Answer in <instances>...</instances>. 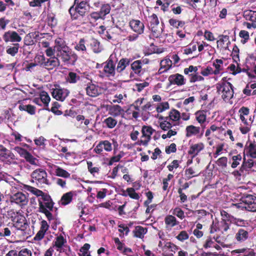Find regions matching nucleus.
<instances>
[{
    "label": "nucleus",
    "mask_w": 256,
    "mask_h": 256,
    "mask_svg": "<svg viewBox=\"0 0 256 256\" xmlns=\"http://www.w3.org/2000/svg\"><path fill=\"white\" fill-rule=\"evenodd\" d=\"M56 56L61 57L64 62L69 61L72 57L76 59V55L72 54L68 46L63 44H60L59 42H58Z\"/></svg>",
    "instance_id": "1"
},
{
    "label": "nucleus",
    "mask_w": 256,
    "mask_h": 256,
    "mask_svg": "<svg viewBox=\"0 0 256 256\" xmlns=\"http://www.w3.org/2000/svg\"><path fill=\"white\" fill-rule=\"evenodd\" d=\"M155 131L150 126H144L142 128V136L139 141V144L147 146L151 140V136Z\"/></svg>",
    "instance_id": "2"
},
{
    "label": "nucleus",
    "mask_w": 256,
    "mask_h": 256,
    "mask_svg": "<svg viewBox=\"0 0 256 256\" xmlns=\"http://www.w3.org/2000/svg\"><path fill=\"white\" fill-rule=\"evenodd\" d=\"M256 197L251 194H247L242 197L240 201L244 205V210L250 212H256V202H254Z\"/></svg>",
    "instance_id": "3"
},
{
    "label": "nucleus",
    "mask_w": 256,
    "mask_h": 256,
    "mask_svg": "<svg viewBox=\"0 0 256 256\" xmlns=\"http://www.w3.org/2000/svg\"><path fill=\"white\" fill-rule=\"evenodd\" d=\"M32 178L40 184H48L47 174L41 168L37 169L32 173Z\"/></svg>",
    "instance_id": "4"
},
{
    "label": "nucleus",
    "mask_w": 256,
    "mask_h": 256,
    "mask_svg": "<svg viewBox=\"0 0 256 256\" xmlns=\"http://www.w3.org/2000/svg\"><path fill=\"white\" fill-rule=\"evenodd\" d=\"M10 200L11 202H15L22 206L28 204V199L26 194L22 192H18L10 196Z\"/></svg>",
    "instance_id": "5"
},
{
    "label": "nucleus",
    "mask_w": 256,
    "mask_h": 256,
    "mask_svg": "<svg viewBox=\"0 0 256 256\" xmlns=\"http://www.w3.org/2000/svg\"><path fill=\"white\" fill-rule=\"evenodd\" d=\"M13 226L17 230L24 232L28 227L25 218L22 216H18L15 218Z\"/></svg>",
    "instance_id": "6"
},
{
    "label": "nucleus",
    "mask_w": 256,
    "mask_h": 256,
    "mask_svg": "<svg viewBox=\"0 0 256 256\" xmlns=\"http://www.w3.org/2000/svg\"><path fill=\"white\" fill-rule=\"evenodd\" d=\"M222 88V97L224 100H229L233 96L234 91L232 84L230 82L224 84L221 87Z\"/></svg>",
    "instance_id": "7"
},
{
    "label": "nucleus",
    "mask_w": 256,
    "mask_h": 256,
    "mask_svg": "<svg viewBox=\"0 0 256 256\" xmlns=\"http://www.w3.org/2000/svg\"><path fill=\"white\" fill-rule=\"evenodd\" d=\"M3 38L6 42H20L22 40L21 37L18 34L14 31H8L4 34Z\"/></svg>",
    "instance_id": "8"
},
{
    "label": "nucleus",
    "mask_w": 256,
    "mask_h": 256,
    "mask_svg": "<svg viewBox=\"0 0 256 256\" xmlns=\"http://www.w3.org/2000/svg\"><path fill=\"white\" fill-rule=\"evenodd\" d=\"M67 90L55 88L54 90L52 95L56 100L63 101L68 94Z\"/></svg>",
    "instance_id": "9"
},
{
    "label": "nucleus",
    "mask_w": 256,
    "mask_h": 256,
    "mask_svg": "<svg viewBox=\"0 0 256 256\" xmlns=\"http://www.w3.org/2000/svg\"><path fill=\"white\" fill-rule=\"evenodd\" d=\"M104 71L106 73L110 76H114L115 74V64L112 60V56L111 55L106 62L104 66Z\"/></svg>",
    "instance_id": "10"
},
{
    "label": "nucleus",
    "mask_w": 256,
    "mask_h": 256,
    "mask_svg": "<svg viewBox=\"0 0 256 256\" xmlns=\"http://www.w3.org/2000/svg\"><path fill=\"white\" fill-rule=\"evenodd\" d=\"M86 92L88 95L90 96H96L102 93V90L100 88L94 84H90L86 88Z\"/></svg>",
    "instance_id": "11"
},
{
    "label": "nucleus",
    "mask_w": 256,
    "mask_h": 256,
    "mask_svg": "<svg viewBox=\"0 0 256 256\" xmlns=\"http://www.w3.org/2000/svg\"><path fill=\"white\" fill-rule=\"evenodd\" d=\"M130 26L134 31L138 34H141L144 32V24L138 20H132L130 22Z\"/></svg>",
    "instance_id": "12"
},
{
    "label": "nucleus",
    "mask_w": 256,
    "mask_h": 256,
    "mask_svg": "<svg viewBox=\"0 0 256 256\" xmlns=\"http://www.w3.org/2000/svg\"><path fill=\"white\" fill-rule=\"evenodd\" d=\"M168 80L171 84L182 86L184 84V76L178 74H172L168 78Z\"/></svg>",
    "instance_id": "13"
},
{
    "label": "nucleus",
    "mask_w": 256,
    "mask_h": 256,
    "mask_svg": "<svg viewBox=\"0 0 256 256\" xmlns=\"http://www.w3.org/2000/svg\"><path fill=\"white\" fill-rule=\"evenodd\" d=\"M60 62L58 58L56 56L48 58L44 62V66L48 70H52L54 68L59 66Z\"/></svg>",
    "instance_id": "14"
},
{
    "label": "nucleus",
    "mask_w": 256,
    "mask_h": 256,
    "mask_svg": "<svg viewBox=\"0 0 256 256\" xmlns=\"http://www.w3.org/2000/svg\"><path fill=\"white\" fill-rule=\"evenodd\" d=\"M204 148V145L202 142L192 144L190 146V150L188 151V154H189L192 155V158H194Z\"/></svg>",
    "instance_id": "15"
},
{
    "label": "nucleus",
    "mask_w": 256,
    "mask_h": 256,
    "mask_svg": "<svg viewBox=\"0 0 256 256\" xmlns=\"http://www.w3.org/2000/svg\"><path fill=\"white\" fill-rule=\"evenodd\" d=\"M14 154L6 148L1 146H0V160H4L8 158H13Z\"/></svg>",
    "instance_id": "16"
},
{
    "label": "nucleus",
    "mask_w": 256,
    "mask_h": 256,
    "mask_svg": "<svg viewBox=\"0 0 256 256\" xmlns=\"http://www.w3.org/2000/svg\"><path fill=\"white\" fill-rule=\"evenodd\" d=\"M164 222L167 228H170L178 224L176 218L172 216H167L164 218Z\"/></svg>",
    "instance_id": "17"
},
{
    "label": "nucleus",
    "mask_w": 256,
    "mask_h": 256,
    "mask_svg": "<svg viewBox=\"0 0 256 256\" xmlns=\"http://www.w3.org/2000/svg\"><path fill=\"white\" fill-rule=\"evenodd\" d=\"M172 62L170 59L162 60L160 62V68L159 69L160 74L168 70L172 66Z\"/></svg>",
    "instance_id": "18"
},
{
    "label": "nucleus",
    "mask_w": 256,
    "mask_h": 256,
    "mask_svg": "<svg viewBox=\"0 0 256 256\" xmlns=\"http://www.w3.org/2000/svg\"><path fill=\"white\" fill-rule=\"evenodd\" d=\"M186 136L188 137L192 135H196L200 132V128L192 125L188 126L186 128Z\"/></svg>",
    "instance_id": "19"
},
{
    "label": "nucleus",
    "mask_w": 256,
    "mask_h": 256,
    "mask_svg": "<svg viewBox=\"0 0 256 256\" xmlns=\"http://www.w3.org/2000/svg\"><path fill=\"white\" fill-rule=\"evenodd\" d=\"M122 111V108L118 105L112 106L109 108L110 114L114 116H120Z\"/></svg>",
    "instance_id": "20"
},
{
    "label": "nucleus",
    "mask_w": 256,
    "mask_h": 256,
    "mask_svg": "<svg viewBox=\"0 0 256 256\" xmlns=\"http://www.w3.org/2000/svg\"><path fill=\"white\" fill-rule=\"evenodd\" d=\"M130 62V60L128 58L121 59L118 64L116 68V71L118 72H122L129 64Z\"/></svg>",
    "instance_id": "21"
},
{
    "label": "nucleus",
    "mask_w": 256,
    "mask_h": 256,
    "mask_svg": "<svg viewBox=\"0 0 256 256\" xmlns=\"http://www.w3.org/2000/svg\"><path fill=\"white\" fill-rule=\"evenodd\" d=\"M147 232V229L141 226H137L134 230V236L139 238H142Z\"/></svg>",
    "instance_id": "22"
},
{
    "label": "nucleus",
    "mask_w": 256,
    "mask_h": 256,
    "mask_svg": "<svg viewBox=\"0 0 256 256\" xmlns=\"http://www.w3.org/2000/svg\"><path fill=\"white\" fill-rule=\"evenodd\" d=\"M73 193L72 192L64 194L61 198V203L62 205H66L70 203L72 200Z\"/></svg>",
    "instance_id": "23"
},
{
    "label": "nucleus",
    "mask_w": 256,
    "mask_h": 256,
    "mask_svg": "<svg viewBox=\"0 0 256 256\" xmlns=\"http://www.w3.org/2000/svg\"><path fill=\"white\" fill-rule=\"evenodd\" d=\"M54 172L56 175L58 176L64 178H68L70 176L69 172L58 166L56 167Z\"/></svg>",
    "instance_id": "24"
},
{
    "label": "nucleus",
    "mask_w": 256,
    "mask_h": 256,
    "mask_svg": "<svg viewBox=\"0 0 256 256\" xmlns=\"http://www.w3.org/2000/svg\"><path fill=\"white\" fill-rule=\"evenodd\" d=\"M248 236V232L247 231L240 229L236 234V238L238 241H244L246 240Z\"/></svg>",
    "instance_id": "25"
},
{
    "label": "nucleus",
    "mask_w": 256,
    "mask_h": 256,
    "mask_svg": "<svg viewBox=\"0 0 256 256\" xmlns=\"http://www.w3.org/2000/svg\"><path fill=\"white\" fill-rule=\"evenodd\" d=\"M19 109L20 110L26 111L30 114H35L36 108L34 106L30 104L28 105H20Z\"/></svg>",
    "instance_id": "26"
},
{
    "label": "nucleus",
    "mask_w": 256,
    "mask_h": 256,
    "mask_svg": "<svg viewBox=\"0 0 256 256\" xmlns=\"http://www.w3.org/2000/svg\"><path fill=\"white\" fill-rule=\"evenodd\" d=\"M66 242L62 236H59L56 238L54 242V246L57 248V250L61 252V248Z\"/></svg>",
    "instance_id": "27"
},
{
    "label": "nucleus",
    "mask_w": 256,
    "mask_h": 256,
    "mask_svg": "<svg viewBox=\"0 0 256 256\" xmlns=\"http://www.w3.org/2000/svg\"><path fill=\"white\" fill-rule=\"evenodd\" d=\"M254 165V162L252 160H246V158H244V162L240 168V170H246L247 168H250Z\"/></svg>",
    "instance_id": "28"
},
{
    "label": "nucleus",
    "mask_w": 256,
    "mask_h": 256,
    "mask_svg": "<svg viewBox=\"0 0 256 256\" xmlns=\"http://www.w3.org/2000/svg\"><path fill=\"white\" fill-rule=\"evenodd\" d=\"M110 6L109 4H104L101 7L100 10L99 12L100 14L102 16V18L104 17L110 13Z\"/></svg>",
    "instance_id": "29"
},
{
    "label": "nucleus",
    "mask_w": 256,
    "mask_h": 256,
    "mask_svg": "<svg viewBox=\"0 0 256 256\" xmlns=\"http://www.w3.org/2000/svg\"><path fill=\"white\" fill-rule=\"evenodd\" d=\"M178 248L174 244L170 242H166L164 244V245L162 248V250H169L172 252H175L177 250Z\"/></svg>",
    "instance_id": "30"
},
{
    "label": "nucleus",
    "mask_w": 256,
    "mask_h": 256,
    "mask_svg": "<svg viewBox=\"0 0 256 256\" xmlns=\"http://www.w3.org/2000/svg\"><path fill=\"white\" fill-rule=\"evenodd\" d=\"M80 80V76L75 72H70L67 77V80L70 83H76Z\"/></svg>",
    "instance_id": "31"
},
{
    "label": "nucleus",
    "mask_w": 256,
    "mask_h": 256,
    "mask_svg": "<svg viewBox=\"0 0 256 256\" xmlns=\"http://www.w3.org/2000/svg\"><path fill=\"white\" fill-rule=\"evenodd\" d=\"M106 126L110 128H114L117 124V120L112 117H108L104 120Z\"/></svg>",
    "instance_id": "32"
},
{
    "label": "nucleus",
    "mask_w": 256,
    "mask_h": 256,
    "mask_svg": "<svg viewBox=\"0 0 256 256\" xmlns=\"http://www.w3.org/2000/svg\"><path fill=\"white\" fill-rule=\"evenodd\" d=\"M169 117L170 120L174 121L178 120L180 118V112L176 110H172L169 114Z\"/></svg>",
    "instance_id": "33"
},
{
    "label": "nucleus",
    "mask_w": 256,
    "mask_h": 256,
    "mask_svg": "<svg viewBox=\"0 0 256 256\" xmlns=\"http://www.w3.org/2000/svg\"><path fill=\"white\" fill-rule=\"evenodd\" d=\"M14 46L9 47L6 50V52L12 56H14L18 53L19 48L18 44H14Z\"/></svg>",
    "instance_id": "34"
},
{
    "label": "nucleus",
    "mask_w": 256,
    "mask_h": 256,
    "mask_svg": "<svg viewBox=\"0 0 256 256\" xmlns=\"http://www.w3.org/2000/svg\"><path fill=\"white\" fill-rule=\"evenodd\" d=\"M40 101H42L46 106H48L50 101V97L48 93L46 92H42L40 94Z\"/></svg>",
    "instance_id": "35"
},
{
    "label": "nucleus",
    "mask_w": 256,
    "mask_h": 256,
    "mask_svg": "<svg viewBox=\"0 0 256 256\" xmlns=\"http://www.w3.org/2000/svg\"><path fill=\"white\" fill-rule=\"evenodd\" d=\"M26 188L28 191L31 192L33 194L36 196H42L44 194L42 190H39L31 186H26Z\"/></svg>",
    "instance_id": "36"
},
{
    "label": "nucleus",
    "mask_w": 256,
    "mask_h": 256,
    "mask_svg": "<svg viewBox=\"0 0 256 256\" xmlns=\"http://www.w3.org/2000/svg\"><path fill=\"white\" fill-rule=\"evenodd\" d=\"M132 69L135 71L136 73H139L142 68V63L140 60H136L131 64Z\"/></svg>",
    "instance_id": "37"
},
{
    "label": "nucleus",
    "mask_w": 256,
    "mask_h": 256,
    "mask_svg": "<svg viewBox=\"0 0 256 256\" xmlns=\"http://www.w3.org/2000/svg\"><path fill=\"white\" fill-rule=\"evenodd\" d=\"M72 12H76L81 16H83L87 12V8H76L75 9L70 8L69 12L72 15Z\"/></svg>",
    "instance_id": "38"
},
{
    "label": "nucleus",
    "mask_w": 256,
    "mask_h": 256,
    "mask_svg": "<svg viewBox=\"0 0 256 256\" xmlns=\"http://www.w3.org/2000/svg\"><path fill=\"white\" fill-rule=\"evenodd\" d=\"M11 230L10 228L6 227L0 229V237H8L11 235Z\"/></svg>",
    "instance_id": "39"
},
{
    "label": "nucleus",
    "mask_w": 256,
    "mask_h": 256,
    "mask_svg": "<svg viewBox=\"0 0 256 256\" xmlns=\"http://www.w3.org/2000/svg\"><path fill=\"white\" fill-rule=\"evenodd\" d=\"M233 162L232 164V168H236L239 164L240 162L242 160V156L240 154H238L236 156H234L232 157Z\"/></svg>",
    "instance_id": "40"
},
{
    "label": "nucleus",
    "mask_w": 256,
    "mask_h": 256,
    "mask_svg": "<svg viewBox=\"0 0 256 256\" xmlns=\"http://www.w3.org/2000/svg\"><path fill=\"white\" fill-rule=\"evenodd\" d=\"M248 151L251 157L256 158V144L250 143L248 146Z\"/></svg>",
    "instance_id": "41"
},
{
    "label": "nucleus",
    "mask_w": 256,
    "mask_h": 256,
    "mask_svg": "<svg viewBox=\"0 0 256 256\" xmlns=\"http://www.w3.org/2000/svg\"><path fill=\"white\" fill-rule=\"evenodd\" d=\"M220 231L222 233H224V232H226L229 229V226L228 224L226 222V220H222L219 222Z\"/></svg>",
    "instance_id": "42"
},
{
    "label": "nucleus",
    "mask_w": 256,
    "mask_h": 256,
    "mask_svg": "<svg viewBox=\"0 0 256 256\" xmlns=\"http://www.w3.org/2000/svg\"><path fill=\"white\" fill-rule=\"evenodd\" d=\"M228 158L223 156L218 159L216 164L222 168H225L227 166Z\"/></svg>",
    "instance_id": "43"
},
{
    "label": "nucleus",
    "mask_w": 256,
    "mask_h": 256,
    "mask_svg": "<svg viewBox=\"0 0 256 256\" xmlns=\"http://www.w3.org/2000/svg\"><path fill=\"white\" fill-rule=\"evenodd\" d=\"M90 248V245L88 244H85L80 249V256H86L88 254V250Z\"/></svg>",
    "instance_id": "44"
},
{
    "label": "nucleus",
    "mask_w": 256,
    "mask_h": 256,
    "mask_svg": "<svg viewBox=\"0 0 256 256\" xmlns=\"http://www.w3.org/2000/svg\"><path fill=\"white\" fill-rule=\"evenodd\" d=\"M128 196L132 198L138 200L140 198L138 194L136 192L133 188H128L126 190Z\"/></svg>",
    "instance_id": "45"
},
{
    "label": "nucleus",
    "mask_w": 256,
    "mask_h": 256,
    "mask_svg": "<svg viewBox=\"0 0 256 256\" xmlns=\"http://www.w3.org/2000/svg\"><path fill=\"white\" fill-rule=\"evenodd\" d=\"M239 35L240 38L244 39V40H241V42L243 44H245L249 39V34L246 30H241L240 32Z\"/></svg>",
    "instance_id": "46"
},
{
    "label": "nucleus",
    "mask_w": 256,
    "mask_h": 256,
    "mask_svg": "<svg viewBox=\"0 0 256 256\" xmlns=\"http://www.w3.org/2000/svg\"><path fill=\"white\" fill-rule=\"evenodd\" d=\"M88 168L89 172L92 174H94V173L98 172L99 171V168L98 167H92L93 164L91 162H88Z\"/></svg>",
    "instance_id": "47"
},
{
    "label": "nucleus",
    "mask_w": 256,
    "mask_h": 256,
    "mask_svg": "<svg viewBox=\"0 0 256 256\" xmlns=\"http://www.w3.org/2000/svg\"><path fill=\"white\" fill-rule=\"evenodd\" d=\"M150 26H158L159 24L158 18L156 14H152L150 17Z\"/></svg>",
    "instance_id": "48"
},
{
    "label": "nucleus",
    "mask_w": 256,
    "mask_h": 256,
    "mask_svg": "<svg viewBox=\"0 0 256 256\" xmlns=\"http://www.w3.org/2000/svg\"><path fill=\"white\" fill-rule=\"evenodd\" d=\"M75 48L78 50H86V48L84 45V39H80L78 44L75 46Z\"/></svg>",
    "instance_id": "49"
},
{
    "label": "nucleus",
    "mask_w": 256,
    "mask_h": 256,
    "mask_svg": "<svg viewBox=\"0 0 256 256\" xmlns=\"http://www.w3.org/2000/svg\"><path fill=\"white\" fill-rule=\"evenodd\" d=\"M57 48H58V44L54 48H49L46 50V54L48 56H52L54 55V53L57 54Z\"/></svg>",
    "instance_id": "50"
},
{
    "label": "nucleus",
    "mask_w": 256,
    "mask_h": 256,
    "mask_svg": "<svg viewBox=\"0 0 256 256\" xmlns=\"http://www.w3.org/2000/svg\"><path fill=\"white\" fill-rule=\"evenodd\" d=\"M188 238V233L184 231H182L178 235L176 236V238L180 241H184L187 240Z\"/></svg>",
    "instance_id": "51"
},
{
    "label": "nucleus",
    "mask_w": 256,
    "mask_h": 256,
    "mask_svg": "<svg viewBox=\"0 0 256 256\" xmlns=\"http://www.w3.org/2000/svg\"><path fill=\"white\" fill-rule=\"evenodd\" d=\"M169 108V104L168 102H163L160 104V106H158L156 108V111L158 112H162L165 110L168 109Z\"/></svg>",
    "instance_id": "52"
},
{
    "label": "nucleus",
    "mask_w": 256,
    "mask_h": 256,
    "mask_svg": "<svg viewBox=\"0 0 256 256\" xmlns=\"http://www.w3.org/2000/svg\"><path fill=\"white\" fill-rule=\"evenodd\" d=\"M160 127L164 130H167L172 127V124L166 120H164L160 122Z\"/></svg>",
    "instance_id": "53"
},
{
    "label": "nucleus",
    "mask_w": 256,
    "mask_h": 256,
    "mask_svg": "<svg viewBox=\"0 0 256 256\" xmlns=\"http://www.w3.org/2000/svg\"><path fill=\"white\" fill-rule=\"evenodd\" d=\"M24 158L32 164H36V158L28 152Z\"/></svg>",
    "instance_id": "54"
},
{
    "label": "nucleus",
    "mask_w": 256,
    "mask_h": 256,
    "mask_svg": "<svg viewBox=\"0 0 256 256\" xmlns=\"http://www.w3.org/2000/svg\"><path fill=\"white\" fill-rule=\"evenodd\" d=\"M14 150L16 151L23 158H24L28 152L26 150L18 146L14 148Z\"/></svg>",
    "instance_id": "55"
},
{
    "label": "nucleus",
    "mask_w": 256,
    "mask_h": 256,
    "mask_svg": "<svg viewBox=\"0 0 256 256\" xmlns=\"http://www.w3.org/2000/svg\"><path fill=\"white\" fill-rule=\"evenodd\" d=\"M223 62L221 60H216V63H214V64L215 66L216 70L214 71V74H218L219 73L220 70V64H222Z\"/></svg>",
    "instance_id": "56"
},
{
    "label": "nucleus",
    "mask_w": 256,
    "mask_h": 256,
    "mask_svg": "<svg viewBox=\"0 0 256 256\" xmlns=\"http://www.w3.org/2000/svg\"><path fill=\"white\" fill-rule=\"evenodd\" d=\"M104 149L107 151L110 152L112 150V144L108 140L102 141Z\"/></svg>",
    "instance_id": "57"
},
{
    "label": "nucleus",
    "mask_w": 256,
    "mask_h": 256,
    "mask_svg": "<svg viewBox=\"0 0 256 256\" xmlns=\"http://www.w3.org/2000/svg\"><path fill=\"white\" fill-rule=\"evenodd\" d=\"M174 214L176 215L178 217L182 219L184 217V212L180 208H176L173 212Z\"/></svg>",
    "instance_id": "58"
},
{
    "label": "nucleus",
    "mask_w": 256,
    "mask_h": 256,
    "mask_svg": "<svg viewBox=\"0 0 256 256\" xmlns=\"http://www.w3.org/2000/svg\"><path fill=\"white\" fill-rule=\"evenodd\" d=\"M186 175L188 176V178H191L194 176H198V174H195V172L192 168H190L185 170Z\"/></svg>",
    "instance_id": "59"
},
{
    "label": "nucleus",
    "mask_w": 256,
    "mask_h": 256,
    "mask_svg": "<svg viewBox=\"0 0 256 256\" xmlns=\"http://www.w3.org/2000/svg\"><path fill=\"white\" fill-rule=\"evenodd\" d=\"M176 145L175 144L172 143L170 144V146L166 147V152L167 154H170L171 152H174L176 151Z\"/></svg>",
    "instance_id": "60"
},
{
    "label": "nucleus",
    "mask_w": 256,
    "mask_h": 256,
    "mask_svg": "<svg viewBox=\"0 0 256 256\" xmlns=\"http://www.w3.org/2000/svg\"><path fill=\"white\" fill-rule=\"evenodd\" d=\"M220 228L219 225V222L214 223L213 222L211 226L210 231V232L211 234L214 233L217 231H220Z\"/></svg>",
    "instance_id": "61"
},
{
    "label": "nucleus",
    "mask_w": 256,
    "mask_h": 256,
    "mask_svg": "<svg viewBox=\"0 0 256 256\" xmlns=\"http://www.w3.org/2000/svg\"><path fill=\"white\" fill-rule=\"evenodd\" d=\"M48 228L49 226L48 225L47 222L44 220H42L40 222V230L46 232L48 230Z\"/></svg>",
    "instance_id": "62"
},
{
    "label": "nucleus",
    "mask_w": 256,
    "mask_h": 256,
    "mask_svg": "<svg viewBox=\"0 0 256 256\" xmlns=\"http://www.w3.org/2000/svg\"><path fill=\"white\" fill-rule=\"evenodd\" d=\"M178 193L180 194L181 202H184L187 200V196L184 193L182 192V188H178Z\"/></svg>",
    "instance_id": "63"
},
{
    "label": "nucleus",
    "mask_w": 256,
    "mask_h": 256,
    "mask_svg": "<svg viewBox=\"0 0 256 256\" xmlns=\"http://www.w3.org/2000/svg\"><path fill=\"white\" fill-rule=\"evenodd\" d=\"M148 84H149L148 82H144L142 83L136 84V87L137 88L138 91H142L144 88L148 86Z\"/></svg>",
    "instance_id": "64"
}]
</instances>
